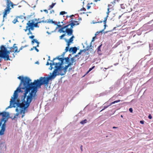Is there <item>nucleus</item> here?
I'll use <instances>...</instances> for the list:
<instances>
[{"label": "nucleus", "mask_w": 153, "mask_h": 153, "mask_svg": "<svg viewBox=\"0 0 153 153\" xmlns=\"http://www.w3.org/2000/svg\"><path fill=\"white\" fill-rule=\"evenodd\" d=\"M35 83L28 87L24 89V93L23 96L22 101L25 102V104L30 106L32 101H34L37 98L36 93L38 89L41 88V86L44 85L47 87L48 84L39 79L34 80Z\"/></svg>", "instance_id": "f257e3e1"}, {"label": "nucleus", "mask_w": 153, "mask_h": 153, "mask_svg": "<svg viewBox=\"0 0 153 153\" xmlns=\"http://www.w3.org/2000/svg\"><path fill=\"white\" fill-rule=\"evenodd\" d=\"M17 78L20 80V82L16 90L19 91H23L22 89L24 90L35 83L34 81L33 82H30L31 79L27 76H20Z\"/></svg>", "instance_id": "f03ea898"}, {"label": "nucleus", "mask_w": 153, "mask_h": 153, "mask_svg": "<svg viewBox=\"0 0 153 153\" xmlns=\"http://www.w3.org/2000/svg\"><path fill=\"white\" fill-rule=\"evenodd\" d=\"M50 65H55L54 69L52 73H50L51 75H48L47 77H41L39 78L48 84H49L50 80L54 79L57 76V73L58 71L57 62L50 63Z\"/></svg>", "instance_id": "7ed1b4c3"}, {"label": "nucleus", "mask_w": 153, "mask_h": 153, "mask_svg": "<svg viewBox=\"0 0 153 153\" xmlns=\"http://www.w3.org/2000/svg\"><path fill=\"white\" fill-rule=\"evenodd\" d=\"M23 91H19L17 90L14 91L13 97H11V99H12L13 105H16L17 106V108H19L22 107L25 105V102H23L22 101V99H23L22 95L21 96V102H22L21 103L19 101H18L17 100L18 97V93H22Z\"/></svg>", "instance_id": "20e7f679"}, {"label": "nucleus", "mask_w": 153, "mask_h": 153, "mask_svg": "<svg viewBox=\"0 0 153 153\" xmlns=\"http://www.w3.org/2000/svg\"><path fill=\"white\" fill-rule=\"evenodd\" d=\"M0 52L4 56V58H6L8 60H10V53L13 52V50H8L5 45H2L0 47Z\"/></svg>", "instance_id": "39448f33"}, {"label": "nucleus", "mask_w": 153, "mask_h": 153, "mask_svg": "<svg viewBox=\"0 0 153 153\" xmlns=\"http://www.w3.org/2000/svg\"><path fill=\"white\" fill-rule=\"evenodd\" d=\"M71 66L69 64H68V65H65V67L63 66L62 67H61L60 69L58 71L57 76L60 75L63 76L64 75L66 74L68 68Z\"/></svg>", "instance_id": "423d86ee"}, {"label": "nucleus", "mask_w": 153, "mask_h": 153, "mask_svg": "<svg viewBox=\"0 0 153 153\" xmlns=\"http://www.w3.org/2000/svg\"><path fill=\"white\" fill-rule=\"evenodd\" d=\"M120 80L119 79L115 83L114 85H113L110 88V90L106 91H105V92L106 93L105 94H108V93H110L111 91H112L113 90H116V89H117V87L120 86Z\"/></svg>", "instance_id": "0eeeda50"}, {"label": "nucleus", "mask_w": 153, "mask_h": 153, "mask_svg": "<svg viewBox=\"0 0 153 153\" xmlns=\"http://www.w3.org/2000/svg\"><path fill=\"white\" fill-rule=\"evenodd\" d=\"M6 123H2V125L0 127V136L3 135L4 133V132L6 130Z\"/></svg>", "instance_id": "6e6552de"}, {"label": "nucleus", "mask_w": 153, "mask_h": 153, "mask_svg": "<svg viewBox=\"0 0 153 153\" xmlns=\"http://www.w3.org/2000/svg\"><path fill=\"white\" fill-rule=\"evenodd\" d=\"M29 106L25 104V105L20 108V109H19L20 114H25V111L27 110Z\"/></svg>", "instance_id": "1a4fd4ad"}, {"label": "nucleus", "mask_w": 153, "mask_h": 153, "mask_svg": "<svg viewBox=\"0 0 153 153\" xmlns=\"http://www.w3.org/2000/svg\"><path fill=\"white\" fill-rule=\"evenodd\" d=\"M11 9V8L10 7L9 5L8 4V6H7L6 8L4 9V11L3 12V18L6 17L7 15L10 13Z\"/></svg>", "instance_id": "9d476101"}, {"label": "nucleus", "mask_w": 153, "mask_h": 153, "mask_svg": "<svg viewBox=\"0 0 153 153\" xmlns=\"http://www.w3.org/2000/svg\"><path fill=\"white\" fill-rule=\"evenodd\" d=\"M2 117L3 119L5 118H11L10 116V113L9 112L5 111H3L2 112Z\"/></svg>", "instance_id": "9b49d317"}, {"label": "nucleus", "mask_w": 153, "mask_h": 153, "mask_svg": "<svg viewBox=\"0 0 153 153\" xmlns=\"http://www.w3.org/2000/svg\"><path fill=\"white\" fill-rule=\"evenodd\" d=\"M79 49V48H77L76 47H71L70 48L69 52L70 53H72V54H75L76 53L77 50Z\"/></svg>", "instance_id": "f8f14e48"}, {"label": "nucleus", "mask_w": 153, "mask_h": 153, "mask_svg": "<svg viewBox=\"0 0 153 153\" xmlns=\"http://www.w3.org/2000/svg\"><path fill=\"white\" fill-rule=\"evenodd\" d=\"M64 59H62V60L60 61L61 62H57L58 65V71L60 69L61 67H62L63 66V65L64 64Z\"/></svg>", "instance_id": "ddd939ff"}, {"label": "nucleus", "mask_w": 153, "mask_h": 153, "mask_svg": "<svg viewBox=\"0 0 153 153\" xmlns=\"http://www.w3.org/2000/svg\"><path fill=\"white\" fill-rule=\"evenodd\" d=\"M73 30H71L69 28L66 29L65 30V33H67L68 36H71L73 35Z\"/></svg>", "instance_id": "4468645a"}, {"label": "nucleus", "mask_w": 153, "mask_h": 153, "mask_svg": "<svg viewBox=\"0 0 153 153\" xmlns=\"http://www.w3.org/2000/svg\"><path fill=\"white\" fill-rule=\"evenodd\" d=\"M27 25L29 26V30H34V27H35L32 23H30V21H28V22L27 23Z\"/></svg>", "instance_id": "2eb2a0df"}, {"label": "nucleus", "mask_w": 153, "mask_h": 153, "mask_svg": "<svg viewBox=\"0 0 153 153\" xmlns=\"http://www.w3.org/2000/svg\"><path fill=\"white\" fill-rule=\"evenodd\" d=\"M74 22H77V21L74 20H71L69 22V23H70L69 24V25H71L74 27L75 25H79V23H75Z\"/></svg>", "instance_id": "dca6fc26"}, {"label": "nucleus", "mask_w": 153, "mask_h": 153, "mask_svg": "<svg viewBox=\"0 0 153 153\" xmlns=\"http://www.w3.org/2000/svg\"><path fill=\"white\" fill-rule=\"evenodd\" d=\"M7 1V5L8 6V4L10 6H10H11L12 8H13V6L14 5H16L14 4L10 0H6Z\"/></svg>", "instance_id": "f3484780"}, {"label": "nucleus", "mask_w": 153, "mask_h": 153, "mask_svg": "<svg viewBox=\"0 0 153 153\" xmlns=\"http://www.w3.org/2000/svg\"><path fill=\"white\" fill-rule=\"evenodd\" d=\"M9 118H5L3 119L1 118L0 120V127L2 125V123L4 122V123H6Z\"/></svg>", "instance_id": "a211bd4d"}, {"label": "nucleus", "mask_w": 153, "mask_h": 153, "mask_svg": "<svg viewBox=\"0 0 153 153\" xmlns=\"http://www.w3.org/2000/svg\"><path fill=\"white\" fill-rule=\"evenodd\" d=\"M64 59L65 60V64H67V65H68V64H70V58L69 57H64Z\"/></svg>", "instance_id": "6ab92c4d"}, {"label": "nucleus", "mask_w": 153, "mask_h": 153, "mask_svg": "<svg viewBox=\"0 0 153 153\" xmlns=\"http://www.w3.org/2000/svg\"><path fill=\"white\" fill-rule=\"evenodd\" d=\"M102 46V44H100L97 48V51L98 54L99 55H102V53L100 52L101 51V48Z\"/></svg>", "instance_id": "aec40b11"}, {"label": "nucleus", "mask_w": 153, "mask_h": 153, "mask_svg": "<svg viewBox=\"0 0 153 153\" xmlns=\"http://www.w3.org/2000/svg\"><path fill=\"white\" fill-rule=\"evenodd\" d=\"M34 43H36L37 44V45L36 46V47H39V44L40 42H39L36 39H33L31 41V44L33 45Z\"/></svg>", "instance_id": "412c9836"}, {"label": "nucleus", "mask_w": 153, "mask_h": 153, "mask_svg": "<svg viewBox=\"0 0 153 153\" xmlns=\"http://www.w3.org/2000/svg\"><path fill=\"white\" fill-rule=\"evenodd\" d=\"M75 57H74V56L70 58V60H71V62H70V65H72L73 64L74 62H76V60L75 59Z\"/></svg>", "instance_id": "4be33fe9"}, {"label": "nucleus", "mask_w": 153, "mask_h": 153, "mask_svg": "<svg viewBox=\"0 0 153 153\" xmlns=\"http://www.w3.org/2000/svg\"><path fill=\"white\" fill-rule=\"evenodd\" d=\"M13 100L12 99H11L10 101V105L8 106V107L9 108H11L13 107L15 108L16 107V105H13Z\"/></svg>", "instance_id": "5701e85b"}, {"label": "nucleus", "mask_w": 153, "mask_h": 153, "mask_svg": "<svg viewBox=\"0 0 153 153\" xmlns=\"http://www.w3.org/2000/svg\"><path fill=\"white\" fill-rule=\"evenodd\" d=\"M4 56L0 52V62H1L2 59H4V61H8L6 58H4Z\"/></svg>", "instance_id": "b1692460"}, {"label": "nucleus", "mask_w": 153, "mask_h": 153, "mask_svg": "<svg viewBox=\"0 0 153 153\" xmlns=\"http://www.w3.org/2000/svg\"><path fill=\"white\" fill-rule=\"evenodd\" d=\"M146 25L148 26V28L149 29H150V31L153 30V24L151 26L148 25H144L143 26L145 27L146 26Z\"/></svg>", "instance_id": "393cba45"}, {"label": "nucleus", "mask_w": 153, "mask_h": 153, "mask_svg": "<svg viewBox=\"0 0 153 153\" xmlns=\"http://www.w3.org/2000/svg\"><path fill=\"white\" fill-rule=\"evenodd\" d=\"M64 57H62L61 56H57L56 57L54 58V59H58L59 61L62 60V59H64Z\"/></svg>", "instance_id": "a878e982"}, {"label": "nucleus", "mask_w": 153, "mask_h": 153, "mask_svg": "<svg viewBox=\"0 0 153 153\" xmlns=\"http://www.w3.org/2000/svg\"><path fill=\"white\" fill-rule=\"evenodd\" d=\"M74 36L73 35H72L71 37L68 39V42L70 43H72L74 40L73 39L74 38Z\"/></svg>", "instance_id": "bb28decb"}, {"label": "nucleus", "mask_w": 153, "mask_h": 153, "mask_svg": "<svg viewBox=\"0 0 153 153\" xmlns=\"http://www.w3.org/2000/svg\"><path fill=\"white\" fill-rule=\"evenodd\" d=\"M56 25L57 26V27H56V29L54 30V31H52L51 32V33H53V32H56V30L58 28H61V27H62V26L63 25H59L57 23V25Z\"/></svg>", "instance_id": "cd10ccee"}, {"label": "nucleus", "mask_w": 153, "mask_h": 153, "mask_svg": "<svg viewBox=\"0 0 153 153\" xmlns=\"http://www.w3.org/2000/svg\"><path fill=\"white\" fill-rule=\"evenodd\" d=\"M16 111L17 112L16 114H14V116H15L16 117V116H18L19 114H20V112L19 111V109L17 108H16Z\"/></svg>", "instance_id": "c85d7f7f"}, {"label": "nucleus", "mask_w": 153, "mask_h": 153, "mask_svg": "<svg viewBox=\"0 0 153 153\" xmlns=\"http://www.w3.org/2000/svg\"><path fill=\"white\" fill-rule=\"evenodd\" d=\"M87 120L86 119H85L84 120L81 121L80 122V123L82 125H84L87 123Z\"/></svg>", "instance_id": "c756f323"}, {"label": "nucleus", "mask_w": 153, "mask_h": 153, "mask_svg": "<svg viewBox=\"0 0 153 153\" xmlns=\"http://www.w3.org/2000/svg\"><path fill=\"white\" fill-rule=\"evenodd\" d=\"M93 47V46H92L91 45V42L90 45V46L88 45V46H87L86 47L85 49L86 50H87V51H88L89 50H90L91 49L92 50V49L91 48H90L91 47Z\"/></svg>", "instance_id": "7c9ffc66"}, {"label": "nucleus", "mask_w": 153, "mask_h": 153, "mask_svg": "<svg viewBox=\"0 0 153 153\" xmlns=\"http://www.w3.org/2000/svg\"><path fill=\"white\" fill-rule=\"evenodd\" d=\"M56 3H52V4L50 5L49 6V8L48 9V10H50L53 7L56 5Z\"/></svg>", "instance_id": "2f4dec72"}, {"label": "nucleus", "mask_w": 153, "mask_h": 153, "mask_svg": "<svg viewBox=\"0 0 153 153\" xmlns=\"http://www.w3.org/2000/svg\"><path fill=\"white\" fill-rule=\"evenodd\" d=\"M149 52H150V50H151L153 49V41L152 42V44H149Z\"/></svg>", "instance_id": "473e14b6"}, {"label": "nucleus", "mask_w": 153, "mask_h": 153, "mask_svg": "<svg viewBox=\"0 0 153 153\" xmlns=\"http://www.w3.org/2000/svg\"><path fill=\"white\" fill-rule=\"evenodd\" d=\"M64 29L63 28V27H61L59 29L58 32H60V33H65V31L63 30Z\"/></svg>", "instance_id": "72a5a7b5"}, {"label": "nucleus", "mask_w": 153, "mask_h": 153, "mask_svg": "<svg viewBox=\"0 0 153 153\" xmlns=\"http://www.w3.org/2000/svg\"><path fill=\"white\" fill-rule=\"evenodd\" d=\"M120 101V100L119 99V100H115V101L112 102H111V103H110V104L111 105H112L113 104H115V103L119 102Z\"/></svg>", "instance_id": "f704fd0d"}, {"label": "nucleus", "mask_w": 153, "mask_h": 153, "mask_svg": "<svg viewBox=\"0 0 153 153\" xmlns=\"http://www.w3.org/2000/svg\"><path fill=\"white\" fill-rule=\"evenodd\" d=\"M111 105L110 104L106 106H104L103 107V108L100 111V112H101L102 111H103L105 109H106V108H108V107L110 106Z\"/></svg>", "instance_id": "c9c22d12"}, {"label": "nucleus", "mask_w": 153, "mask_h": 153, "mask_svg": "<svg viewBox=\"0 0 153 153\" xmlns=\"http://www.w3.org/2000/svg\"><path fill=\"white\" fill-rule=\"evenodd\" d=\"M64 39H65V41L67 42V47H68V48H69V46L70 45L71 43L68 42V40L67 39H66L64 38Z\"/></svg>", "instance_id": "e433bc0d"}, {"label": "nucleus", "mask_w": 153, "mask_h": 153, "mask_svg": "<svg viewBox=\"0 0 153 153\" xmlns=\"http://www.w3.org/2000/svg\"><path fill=\"white\" fill-rule=\"evenodd\" d=\"M17 18L18 17L21 19H23V18L25 19L26 20V17L25 16H18L17 17Z\"/></svg>", "instance_id": "4c0bfd02"}, {"label": "nucleus", "mask_w": 153, "mask_h": 153, "mask_svg": "<svg viewBox=\"0 0 153 153\" xmlns=\"http://www.w3.org/2000/svg\"><path fill=\"white\" fill-rule=\"evenodd\" d=\"M126 6V5L125 4H120L121 7L122 9H125Z\"/></svg>", "instance_id": "58836bf2"}, {"label": "nucleus", "mask_w": 153, "mask_h": 153, "mask_svg": "<svg viewBox=\"0 0 153 153\" xmlns=\"http://www.w3.org/2000/svg\"><path fill=\"white\" fill-rule=\"evenodd\" d=\"M17 22H18V21L17 20V17H16V18H15L14 20L12 22L13 24H15Z\"/></svg>", "instance_id": "ea45409f"}, {"label": "nucleus", "mask_w": 153, "mask_h": 153, "mask_svg": "<svg viewBox=\"0 0 153 153\" xmlns=\"http://www.w3.org/2000/svg\"><path fill=\"white\" fill-rule=\"evenodd\" d=\"M69 51H70V48H69L68 47H66L65 49V52L66 53L68 51H69Z\"/></svg>", "instance_id": "a19ab883"}, {"label": "nucleus", "mask_w": 153, "mask_h": 153, "mask_svg": "<svg viewBox=\"0 0 153 153\" xmlns=\"http://www.w3.org/2000/svg\"><path fill=\"white\" fill-rule=\"evenodd\" d=\"M67 13L65 12V11H62L60 12V15H63L64 14Z\"/></svg>", "instance_id": "79ce46f5"}, {"label": "nucleus", "mask_w": 153, "mask_h": 153, "mask_svg": "<svg viewBox=\"0 0 153 153\" xmlns=\"http://www.w3.org/2000/svg\"><path fill=\"white\" fill-rule=\"evenodd\" d=\"M70 26L69 24H68L66 25L63 26L62 27L65 29V28L67 29L68 28V27Z\"/></svg>", "instance_id": "37998d69"}, {"label": "nucleus", "mask_w": 153, "mask_h": 153, "mask_svg": "<svg viewBox=\"0 0 153 153\" xmlns=\"http://www.w3.org/2000/svg\"><path fill=\"white\" fill-rule=\"evenodd\" d=\"M81 54V52H80V51L76 55H75L74 56V57H75V58L76 57H78L79 56V55H80Z\"/></svg>", "instance_id": "c03bdc74"}, {"label": "nucleus", "mask_w": 153, "mask_h": 153, "mask_svg": "<svg viewBox=\"0 0 153 153\" xmlns=\"http://www.w3.org/2000/svg\"><path fill=\"white\" fill-rule=\"evenodd\" d=\"M35 27H39V26L38 25V23L37 22L36 23H35L34 24H33V25Z\"/></svg>", "instance_id": "a18cd8bd"}, {"label": "nucleus", "mask_w": 153, "mask_h": 153, "mask_svg": "<svg viewBox=\"0 0 153 153\" xmlns=\"http://www.w3.org/2000/svg\"><path fill=\"white\" fill-rule=\"evenodd\" d=\"M65 36V34H64L60 36L59 38L60 39H62Z\"/></svg>", "instance_id": "49530a36"}, {"label": "nucleus", "mask_w": 153, "mask_h": 153, "mask_svg": "<svg viewBox=\"0 0 153 153\" xmlns=\"http://www.w3.org/2000/svg\"><path fill=\"white\" fill-rule=\"evenodd\" d=\"M53 20L52 19H49L48 21V23H51L52 24V22H53Z\"/></svg>", "instance_id": "de8ad7c7"}, {"label": "nucleus", "mask_w": 153, "mask_h": 153, "mask_svg": "<svg viewBox=\"0 0 153 153\" xmlns=\"http://www.w3.org/2000/svg\"><path fill=\"white\" fill-rule=\"evenodd\" d=\"M29 26H28L27 25V26H26V29H24V30L25 31V32L27 31V30H29Z\"/></svg>", "instance_id": "09e8293b"}, {"label": "nucleus", "mask_w": 153, "mask_h": 153, "mask_svg": "<svg viewBox=\"0 0 153 153\" xmlns=\"http://www.w3.org/2000/svg\"><path fill=\"white\" fill-rule=\"evenodd\" d=\"M95 67V66H93L91 68H89L88 70V72H90L92 70H93Z\"/></svg>", "instance_id": "8fccbe9b"}, {"label": "nucleus", "mask_w": 153, "mask_h": 153, "mask_svg": "<svg viewBox=\"0 0 153 153\" xmlns=\"http://www.w3.org/2000/svg\"><path fill=\"white\" fill-rule=\"evenodd\" d=\"M90 4L89 3H88L87 4V9L88 10V9H90V8L91 7V6H90Z\"/></svg>", "instance_id": "3c124183"}, {"label": "nucleus", "mask_w": 153, "mask_h": 153, "mask_svg": "<svg viewBox=\"0 0 153 153\" xmlns=\"http://www.w3.org/2000/svg\"><path fill=\"white\" fill-rule=\"evenodd\" d=\"M37 47H37L36 46H34V49L37 52H39V49H38Z\"/></svg>", "instance_id": "603ef678"}, {"label": "nucleus", "mask_w": 153, "mask_h": 153, "mask_svg": "<svg viewBox=\"0 0 153 153\" xmlns=\"http://www.w3.org/2000/svg\"><path fill=\"white\" fill-rule=\"evenodd\" d=\"M109 9H110V8H108V9H107V12L106 13H107V16H108V15H109V13L110 12V11H109Z\"/></svg>", "instance_id": "864d4df0"}, {"label": "nucleus", "mask_w": 153, "mask_h": 153, "mask_svg": "<svg viewBox=\"0 0 153 153\" xmlns=\"http://www.w3.org/2000/svg\"><path fill=\"white\" fill-rule=\"evenodd\" d=\"M87 51V50H86L85 49H84L82 50H80V52H81V53H82V52H85Z\"/></svg>", "instance_id": "5fc2aeb1"}, {"label": "nucleus", "mask_w": 153, "mask_h": 153, "mask_svg": "<svg viewBox=\"0 0 153 153\" xmlns=\"http://www.w3.org/2000/svg\"><path fill=\"white\" fill-rule=\"evenodd\" d=\"M148 118L149 119H151L152 118V116L151 114H150L149 115Z\"/></svg>", "instance_id": "6e6d98bb"}, {"label": "nucleus", "mask_w": 153, "mask_h": 153, "mask_svg": "<svg viewBox=\"0 0 153 153\" xmlns=\"http://www.w3.org/2000/svg\"><path fill=\"white\" fill-rule=\"evenodd\" d=\"M97 38L96 36H94L93 37V38H92V41H91V42H94L95 39Z\"/></svg>", "instance_id": "4d7b16f0"}, {"label": "nucleus", "mask_w": 153, "mask_h": 153, "mask_svg": "<svg viewBox=\"0 0 153 153\" xmlns=\"http://www.w3.org/2000/svg\"><path fill=\"white\" fill-rule=\"evenodd\" d=\"M34 37L35 36L34 35H32L31 36H29V38L30 39H33H33H34L33 38H34Z\"/></svg>", "instance_id": "13d9d810"}, {"label": "nucleus", "mask_w": 153, "mask_h": 153, "mask_svg": "<svg viewBox=\"0 0 153 153\" xmlns=\"http://www.w3.org/2000/svg\"><path fill=\"white\" fill-rule=\"evenodd\" d=\"M150 13H147L145 16L146 17H149L150 16Z\"/></svg>", "instance_id": "bf43d9fd"}, {"label": "nucleus", "mask_w": 153, "mask_h": 153, "mask_svg": "<svg viewBox=\"0 0 153 153\" xmlns=\"http://www.w3.org/2000/svg\"><path fill=\"white\" fill-rule=\"evenodd\" d=\"M30 30H28L29 32L27 33V35H29L30 34H32V33L31 32Z\"/></svg>", "instance_id": "052dcab7"}, {"label": "nucleus", "mask_w": 153, "mask_h": 153, "mask_svg": "<svg viewBox=\"0 0 153 153\" xmlns=\"http://www.w3.org/2000/svg\"><path fill=\"white\" fill-rule=\"evenodd\" d=\"M82 10L86 11V9L85 8L83 7L82 8H81L80 10V11H82Z\"/></svg>", "instance_id": "680f3d73"}, {"label": "nucleus", "mask_w": 153, "mask_h": 153, "mask_svg": "<svg viewBox=\"0 0 153 153\" xmlns=\"http://www.w3.org/2000/svg\"><path fill=\"white\" fill-rule=\"evenodd\" d=\"M129 111L131 113H132L133 111L132 108H130L129 109Z\"/></svg>", "instance_id": "e2e57ef3"}, {"label": "nucleus", "mask_w": 153, "mask_h": 153, "mask_svg": "<svg viewBox=\"0 0 153 153\" xmlns=\"http://www.w3.org/2000/svg\"><path fill=\"white\" fill-rule=\"evenodd\" d=\"M17 117H16L15 116H14L13 117V118H12L11 117V119L12 120H15L16 121H17V120L16 119H15L16 118H17Z\"/></svg>", "instance_id": "0e129e2a"}, {"label": "nucleus", "mask_w": 153, "mask_h": 153, "mask_svg": "<svg viewBox=\"0 0 153 153\" xmlns=\"http://www.w3.org/2000/svg\"><path fill=\"white\" fill-rule=\"evenodd\" d=\"M16 45V44H14L13 45V49H18V48L17 46H15V45Z\"/></svg>", "instance_id": "69168bd1"}, {"label": "nucleus", "mask_w": 153, "mask_h": 153, "mask_svg": "<svg viewBox=\"0 0 153 153\" xmlns=\"http://www.w3.org/2000/svg\"><path fill=\"white\" fill-rule=\"evenodd\" d=\"M144 121L143 120H141L140 121V123L142 124H143L144 123Z\"/></svg>", "instance_id": "338daca9"}, {"label": "nucleus", "mask_w": 153, "mask_h": 153, "mask_svg": "<svg viewBox=\"0 0 153 153\" xmlns=\"http://www.w3.org/2000/svg\"><path fill=\"white\" fill-rule=\"evenodd\" d=\"M65 52H64L62 53V55L61 56V57H64V56L65 55Z\"/></svg>", "instance_id": "774afa93"}]
</instances>
